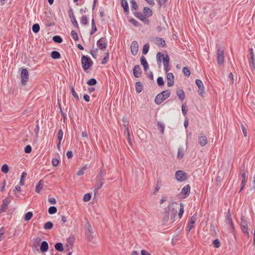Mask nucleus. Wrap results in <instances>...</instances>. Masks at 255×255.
<instances>
[{"mask_svg": "<svg viewBox=\"0 0 255 255\" xmlns=\"http://www.w3.org/2000/svg\"><path fill=\"white\" fill-rule=\"evenodd\" d=\"M166 77L167 86L170 87L173 86L174 78L173 74L172 73H167Z\"/></svg>", "mask_w": 255, "mask_h": 255, "instance_id": "14", "label": "nucleus"}, {"mask_svg": "<svg viewBox=\"0 0 255 255\" xmlns=\"http://www.w3.org/2000/svg\"><path fill=\"white\" fill-rule=\"evenodd\" d=\"M10 202L11 199L9 197H6L2 200V204L0 207V214L5 211Z\"/></svg>", "mask_w": 255, "mask_h": 255, "instance_id": "11", "label": "nucleus"}, {"mask_svg": "<svg viewBox=\"0 0 255 255\" xmlns=\"http://www.w3.org/2000/svg\"><path fill=\"white\" fill-rule=\"evenodd\" d=\"M170 214V206H168L164 209V216L162 219L163 224H165L169 220Z\"/></svg>", "mask_w": 255, "mask_h": 255, "instance_id": "18", "label": "nucleus"}, {"mask_svg": "<svg viewBox=\"0 0 255 255\" xmlns=\"http://www.w3.org/2000/svg\"><path fill=\"white\" fill-rule=\"evenodd\" d=\"M198 142L201 146H204L207 143V138L202 133L198 137Z\"/></svg>", "mask_w": 255, "mask_h": 255, "instance_id": "19", "label": "nucleus"}, {"mask_svg": "<svg viewBox=\"0 0 255 255\" xmlns=\"http://www.w3.org/2000/svg\"><path fill=\"white\" fill-rule=\"evenodd\" d=\"M130 2L131 4V10L137 9L138 8V5L135 0H130Z\"/></svg>", "mask_w": 255, "mask_h": 255, "instance_id": "45", "label": "nucleus"}, {"mask_svg": "<svg viewBox=\"0 0 255 255\" xmlns=\"http://www.w3.org/2000/svg\"><path fill=\"white\" fill-rule=\"evenodd\" d=\"M81 23L83 25H86L88 24V21L86 15H83L81 18Z\"/></svg>", "mask_w": 255, "mask_h": 255, "instance_id": "54", "label": "nucleus"}, {"mask_svg": "<svg viewBox=\"0 0 255 255\" xmlns=\"http://www.w3.org/2000/svg\"><path fill=\"white\" fill-rule=\"evenodd\" d=\"M163 57H165L164 55L160 52H158L156 54V60L157 62L159 65H160L161 62V58L163 59Z\"/></svg>", "mask_w": 255, "mask_h": 255, "instance_id": "34", "label": "nucleus"}, {"mask_svg": "<svg viewBox=\"0 0 255 255\" xmlns=\"http://www.w3.org/2000/svg\"><path fill=\"white\" fill-rule=\"evenodd\" d=\"M40 250L42 253H45L48 250V244L47 242L43 241L40 246Z\"/></svg>", "mask_w": 255, "mask_h": 255, "instance_id": "25", "label": "nucleus"}, {"mask_svg": "<svg viewBox=\"0 0 255 255\" xmlns=\"http://www.w3.org/2000/svg\"><path fill=\"white\" fill-rule=\"evenodd\" d=\"M25 153H30L32 151V147L30 145H27L24 149Z\"/></svg>", "mask_w": 255, "mask_h": 255, "instance_id": "62", "label": "nucleus"}, {"mask_svg": "<svg viewBox=\"0 0 255 255\" xmlns=\"http://www.w3.org/2000/svg\"><path fill=\"white\" fill-rule=\"evenodd\" d=\"M1 171L4 173H7L9 171L8 165L6 164H3L1 168Z\"/></svg>", "mask_w": 255, "mask_h": 255, "instance_id": "50", "label": "nucleus"}, {"mask_svg": "<svg viewBox=\"0 0 255 255\" xmlns=\"http://www.w3.org/2000/svg\"><path fill=\"white\" fill-rule=\"evenodd\" d=\"M190 186L189 184L185 185L181 190L180 194L182 195V198H185L189 196L190 191Z\"/></svg>", "mask_w": 255, "mask_h": 255, "instance_id": "12", "label": "nucleus"}, {"mask_svg": "<svg viewBox=\"0 0 255 255\" xmlns=\"http://www.w3.org/2000/svg\"><path fill=\"white\" fill-rule=\"evenodd\" d=\"M168 0H157L158 4L159 5V8L162 6L165 7L166 6V2Z\"/></svg>", "mask_w": 255, "mask_h": 255, "instance_id": "43", "label": "nucleus"}, {"mask_svg": "<svg viewBox=\"0 0 255 255\" xmlns=\"http://www.w3.org/2000/svg\"><path fill=\"white\" fill-rule=\"evenodd\" d=\"M140 63L143 67L144 70L146 71L148 69V64L146 58L143 56L140 57Z\"/></svg>", "mask_w": 255, "mask_h": 255, "instance_id": "22", "label": "nucleus"}, {"mask_svg": "<svg viewBox=\"0 0 255 255\" xmlns=\"http://www.w3.org/2000/svg\"><path fill=\"white\" fill-rule=\"evenodd\" d=\"M130 23L133 24L134 26L136 27H138L140 25V24L139 22L136 20L135 19L132 18L129 20Z\"/></svg>", "mask_w": 255, "mask_h": 255, "instance_id": "47", "label": "nucleus"}, {"mask_svg": "<svg viewBox=\"0 0 255 255\" xmlns=\"http://www.w3.org/2000/svg\"><path fill=\"white\" fill-rule=\"evenodd\" d=\"M224 49L222 47H218L217 51V63L221 66L224 62Z\"/></svg>", "mask_w": 255, "mask_h": 255, "instance_id": "5", "label": "nucleus"}, {"mask_svg": "<svg viewBox=\"0 0 255 255\" xmlns=\"http://www.w3.org/2000/svg\"><path fill=\"white\" fill-rule=\"evenodd\" d=\"M182 71L185 76L188 77H189L190 75V72L187 67H184L183 68Z\"/></svg>", "mask_w": 255, "mask_h": 255, "instance_id": "53", "label": "nucleus"}, {"mask_svg": "<svg viewBox=\"0 0 255 255\" xmlns=\"http://www.w3.org/2000/svg\"><path fill=\"white\" fill-rule=\"evenodd\" d=\"M183 213H184V205L183 203H180V210H179V212L178 213V216L180 219L182 217V216L183 214Z\"/></svg>", "mask_w": 255, "mask_h": 255, "instance_id": "46", "label": "nucleus"}, {"mask_svg": "<svg viewBox=\"0 0 255 255\" xmlns=\"http://www.w3.org/2000/svg\"><path fill=\"white\" fill-rule=\"evenodd\" d=\"M97 30V27L96 26L95 22L94 19L93 18L92 19V30L90 32V35H92L94 34Z\"/></svg>", "mask_w": 255, "mask_h": 255, "instance_id": "33", "label": "nucleus"}, {"mask_svg": "<svg viewBox=\"0 0 255 255\" xmlns=\"http://www.w3.org/2000/svg\"><path fill=\"white\" fill-rule=\"evenodd\" d=\"M51 56L54 59H58L60 58V53L57 51H53L51 53Z\"/></svg>", "mask_w": 255, "mask_h": 255, "instance_id": "30", "label": "nucleus"}, {"mask_svg": "<svg viewBox=\"0 0 255 255\" xmlns=\"http://www.w3.org/2000/svg\"><path fill=\"white\" fill-rule=\"evenodd\" d=\"M242 182L241 184V188L240 189L239 192H241V191L244 188L246 183V175L245 172H244L242 173Z\"/></svg>", "mask_w": 255, "mask_h": 255, "instance_id": "26", "label": "nucleus"}, {"mask_svg": "<svg viewBox=\"0 0 255 255\" xmlns=\"http://www.w3.org/2000/svg\"><path fill=\"white\" fill-rule=\"evenodd\" d=\"M98 50L97 48H96L95 49L91 50L90 52V53L92 55V57L96 59L97 56V53H98Z\"/></svg>", "mask_w": 255, "mask_h": 255, "instance_id": "56", "label": "nucleus"}, {"mask_svg": "<svg viewBox=\"0 0 255 255\" xmlns=\"http://www.w3.org/2000/svg\"><path fill=\"white\" fill-rule=\"evenodd\" d=\"M132 73L134 77L139 78L140 77L142 71L139 65H136L133 67Z\"/></svg>", "mask_w": 255, "mask_h": 255, "instance_id": "15", "label": "nucleus"}, {"mask_svg": "<svg viewBox=\"0 0 255 255\" xmlns=\"http://www.w3.org/2000/svg\"><path fill=\"white\" fill-rule=\"evenodd\" d=\"M70 19H71V21L73 25H74V26L77 29H79V26L78 22L76 19L75 17L71 18Z\"/></svg>", "mask_w": 255, "mask_h": 255, "instance_id": "58", "label": "nucleus"}, {"mask_svg": "<svg viewBox=\"0 0 255 255\" xmlns=\"http://www.w3.org/2000/svg\"><path fill=\"white\" fill-rule=\"evenodd\" d=\"M143 13L145 17H149L152 15L153 11L151 8L148 7H144L143 8Z\"/></svg>", "mask_w": 255, "mask_h": 255, "instance_id": "20", "label": "nucleus"}, {"mask_svg": "<svg viewBox=\"0 0 255 255\" xmlns=\"http://www.w3.org/2000/svg\"><path fill=\"white\" fill-rule=\"evenodd\" d=\"M169 57L168 54H166L165 57H163V66L164 70L167 74L168 72L170 70V67L169 66Z\"/></svg>", "mask_w": 255, "mask_h": 255, "instance_id": "10", "label": "nucleus"}, {"mask_svg": "<svg viewBox=\"0 0 255 255\" xmlns=\"http://www.w3.org/2000/svg\"><path fill=\"white\" fill-rule=\"evenodd\" d=\"M155 43L162 47H165L166 45V43L165 40L160 37H155Z\"/></svg>", "mask_w": 255, "mask_h": 255, "instance_id": "23", "label": "nucleus"}, {"mask_svg": "<svg viewBox=\"0 0 255 255\" xmlns=\"http://www.w3.org/2000/svg\"><path fill=\"white\" fill-rule=\"evenodd\" d=\"M96 184L94 186V193L96 194L104 184V175L103 170L101 169L96 176Z\"/></svg>", "mask_w": 255, "mask_h": 255, "instance_id": "1", "label": "nucleus"}, {"mask_svg": "<svg viewBox=\"0 0 255 255\" xmlns=\"http://www.w3.org/2000/svg\"><path fill=\"white\" fill-rule=\"evenodd\" d=\"M226 218H227V220H228V222L231 223V221H233L232 217H231V214L230 213V211L229 209L228 210V211L227 212V215H226Z\"/></svg>", "mask_w": 255, "mask_h": 255, "instance_id": "64", "label": "nucleus"}, {"mask_svg": "<svg viewBox=\"0 0 255 255\" xmlns=\"http://www.w3.org/2000/svg\"><path fill=\"white\" fill-rule=\"evenodd\" d=\"M241 227H245L248 226V222L247 220L245 219V217L243 216H242L241 217Z\"/></svg>", "mask_w": 255, "mask_h": 255, "instance_id": "49", "label": "nucleus"}, {"mask_svg": "<svg viewBox=\"0 0 255 255\" xmlns=\"http://www.w3.org/2000/svg\"><path fill=\"white\" fill-rule=\"evenodd\" d=\"M54 248L56 250L59 252H62L64 251L63 245L61 243H57L55 244Z\"/></svg>", "mask_w": 255, "mask_h": 255, "instance_id": "31", "label": "nucleus"}, {"mask_svg": "<svg viewBox=\"0 0 255 255\" xmlns=\"http://www.w3.org/2000/svg\"><path fill=\"white\" fill-rule=\"evenodd\" d=\"M249 62L250 63V66L252 69L253 70L255 69V59L254 57L250 58V59L249 60Z\"/></svg>", "mask_w": 255, "mask_h": 255, "instance_id": "61", "label": "nucleus"}, {"mask_svg": "<svg viewBox=\"0 0 255 255\" xmlns=\"http://www.w3.org/2000/svg\"><path fill=\"white\" fill-rule=\"evenodd\" d=\"M57 211V209L55 206H50L48 210V212L50 215H53L55 214Z\"/></svg>", "mask_w": 255, "mask_h": 255, "instance_id": "39", "label": "nucleus"}, {"mask_svg": "<svg viewBox=\"0 0 255 255\" xmlns=\"http://www.w3.org/2000/svg\"><path fill=\"white\" fill-rule=\"evenodd\" d=\"M97 45L102 50H105L107 47V40L105 37H101L97 42Z\"/></svg>", "mask_w": 255, "mask_h": 255, "instance_id": "8", "label": "nucleus"}, {"mask_svg": "<svg viewBox=\"0 0 255 255\" xmlns=\"http://www.w3.org/2000/svg\"><path fill=\"white\" fill-rule=\"evenodd\" d=\"M44 182L42 180L39 181L35 187V192L36 193H39L42 190L44 186Z\"/></svg>", "mask_w": 255, "mask_h": 255, "instance_id": "24", "label": "nucleus"}, {"mask_svg": "<svg viewBox=\"0 0 255 255\" xmlns=\"http://www.w3.org/2000/svg\"><path fill=\"white\" fill-rule=\"evenodd\" d=\"M63 132L62 129H60L57 133V138L58 139V140L60 141V142H61V140L63 138Z\"/></svg>", "mask_w": 255, "mask_h": 255, "instance_id": "51", "label": "nucleus"}, {"mask_svg": "<svg viewBox=\"0 0 255 255\" xmlns=\"http://www.w3.org/2000/svg\"><path fill=\"white\" fill-rule=\"evenodd\" d=\"M176 93L177 96L179 97V99L181 101H183L185 99V95L184 92L183 91V90L182 89L177 90L176 91Z\"/></svg>", "mask_w": 255, "mask_h": 255, "instance_id": "27", "label": "nucleus"}, {"mask_svg": "<svg viewBox=\"0 0 255 255\" xmlns=\"http://www.w3.org/2000/svg\"><path fill=\"white\" fill-rule=\"evenodd\" d=\"M157 84L159 86H162L164 84L163 78L162 77H158L157 79Z\"/></svg>", "mask_w": 255, "mask_h": 255, "instance_id": "48", "label": "nucleus"}, {"mask_svg": "<svg viewBox=\"0 0 255 255\" xmlns=\"http://www.w3.org/2000/svg\"><path fill=\"white\" fill-rule=\"evenodd\" d=\"M70 89L71 91V93H72V95L73 96V97L76 100H79V96H78V94L76 93V92H75L73 87L72 85H70Z\"/></svg>", "mask_w": 255, "mask_h": 255, "instance_id": "37", "label": "nucleus"}, {"mask_svg": "<svg viewBox=\"0 0 255 255\" xmlns=\"http://www.w3.org/2000/svg\"><path fill=\"white\" fill-rule=\"evenodd\" d=\"M149 45L148 43H146L143 45V49H142V54L144 55L146 54L149 50Z\"/></svg>", "mask_w": 255, "mask_h": 255, "instance_id": "44", "label": "nucleus"}, {"mask_svg": "<svg viewBox=\"0 0 255 255\" xmlns=\"http://www.w3.org/2000/svg\"><path fill=\"white\" fill-rule=\"evenodd\" d=\"M134 15L142 21L144 23L148 25L149 24V20L145 17L143 13L142 14L141 12L135 11L133 12Z\"/></svg>", "mask_w": 255, "mask_h": 255, "instance_id": "9", "label": "nucleus"}, {"mask_svg": "<svg viewBox=\"0 0 255 255\" xmlns=\"http://www.w3.org/2000/svg\"><path fill=\"white\" fill-rule=\"evenodd\" d=\"M81 64L83 70L86 71L92 66L93 62L89 56L82 55L81 57Z\"/></svg>", "mask_w": 255, "mask_h": 255, "instance_id": "3", "label": "nucleus"}, {"mask_svg": "<svg viewBox=\"0 0 255 255\" xmlns=\"http://www.w3.org/2000/svg\"><path fill=\"white\" fill-rule=\"evenodd\" d=\"M143 89V85L141 82L138 81L135 83V89L137 93L141 92Z\"/></svg>", "mask_w": 255, "mask_h": 255, "instance_id": "28", "label": "nucleus"}, {"mask_svg": "<svg viewBox=\"0 0 255 255\" xmlns=\"http://www.w3.org/2000/svg\"><path fill=\"white\" fill-rule=\"evenodd\" d=\"M121 5L123 7L125 13L126 14L128 13L129 7L127 0H121Z\"/></svg>", "mask_w": 255, "mask_h": 255, "instance_id": "21", "label": "nucleus"}, {"mask_svg": "<svg viewBox=\"0 0 255 255\" xmlns=\"http://www.w3.org/2000/svg\"><path fill=\"white\" fill-rule=\"evenodd\" d=\"M195 82L199 88V90L198 91V94L203 96V94H205L204 86L203 82L199 79H196Z\"/></svg>", "mask_w": 255, "mask_h": 255, "instance_id": "13", "label": "nucleus"}, {"mask_svg": "<svg viewBox=\"0 0 255 255\" xmlns=\"http://www.w3.org/2000/svg\"><path fill=\"white\" fill-rule=\"evenodd\" d=\"M27 175V173L26 172H23L21 175L20 179L19 181V184L21 186H23L24 185V180L26 178Z\"/></svg>", "mask_w": 255, "mask_h": 255, "instance_id": "32", "label": "nucleus"}, {"mask_svg": "<svg viewBox=\"0 0 255 255\" xmlns=\"http://www.w3.org/2000/svg\"><path fill=\"white\" fill-rule=\"evenodd\" d=\"M97 83V81L95 78H91L87 82V84L90 86L96 85Z\"/></svg>", "mask_w": 255, "mask_h": 255, "instance_id": "41", "label": "nucleus"}, {"mask_svg": "<svg viewBox=\"0 0 255 255\" xmlns=\"http://www.w3.org/2000/svg\"><path fill=\"white\" fill-rule=\"evenodd\" d=\"M130 50L132 55H135L137 54L138 50V45L137 41H133L131 42Z\"/></svg>", "mask_w": 255, "mask_h": 255, "instance_id": "16", "label": "nucleus"}, {"mask_svg": "<svg viewBox=\"0 0 255 255\" xmlns=\"http://www.w3.org/2000/svg\"><path fill=\"white\" fill-rule=\"evenodd\" d=\"M213 245H214V247L216 248H219L220 246V242L219 239H217L213 241Z\"/></svg>", "mask_w": 255, "mask_h": 255, "instance_id": "59", "label": "nucleus"}, {"mask_svg": "<svg viewBox=\"0 0 255 255\" xmlns=\"http://www.w3.org/2000/svg\"><path fill=\"white\" fill-rule=\"evenodd\" d=\"M32 217H33L32 212H28L25 214L24 217V220L25 221H29L32 218Z\"/></svg>", "mask_w": 255, "mask_h": 255, "instance_id": "38", "label": "nucleus"}, {"mask_svg": "<svg viewBox=\"0 0 255 255\" xmlns=\"http://www.w3.org/2000/svg\"><path fill=\"white\" fill-rule=\"evenodd\" d=\"M71 35L75 41H78L79 40L78 34L75 30H72Z\"/></svg>", "mask_w": 255, "mask_h": 255, "instance_id": "55", "label": "nucleus"}, {"mask_svg": "<svg viewBox=\"0 0 255 255\" xmlns=\"http://www.w3.org/2000/svg\"><path fill=\"white\" fill-rule=\"evenodd\" d=\"M171 94L170 90H167L162 91L156 96L154 102L157 105L160 104L162 102L169 97Z\"/></svg>", "mask_w": 255, "mask_h": 255, "instance_id": "2", "label": "nucleus"}, {"mask_svg": "<svg viewBox=\"0 0 255 255\" xmlns=\"http://www.w3.org/2000/svg\"><path fill=\"white\" fill-rule=\"evenodd\" d=\"M176 180L180 182H183L187 179V174L182 170L177 171L175 173Z\"/></svg>", "mask_w": 255, "mask_h": 255, "instance_id": "6", "label": "nucleus"}, {"mask_svg": "<svg viewBox=\"0 0 255 255\" xmlns=\"http://www.w3.org/2000/svg\"><path fill=\"white\" fill-rule=\"evenodd\" d=\"M184 155V150L182 148H179L178 149V153H177V157L179 159H181L183 158V156Z\"/></svg>", "mask_w": 255, "mask_h": 255, "instance_id": "40", "label": "nucleus"}, {"mask_svg": "<svg viewBox=\"0 0 255 255\" xmlns=\"http://www.w3.org/2000/svg\"><path fill=\"white\" fill-rule=\"evenodd\" d=\"M53 223L50 221H48L44 225V228L46 230H50L53 228Z\"/></svg>", "mask_w": 255, "mask_h": 255, "instance_id": "42", "label": "nucleus"}, {"mask_svg": "<svg viewBox=\"0 0 255 255\" xmlns=\"http://www.w3.org/2000/svg\"><path fill=\"white\" fill-rule=\"evenodd\" d=\"M241 227L242 231L246 234L248 238H249V232L248 226H246V227Z\"/></svg>", "mask_w": 255, "mask_h": 255, "instance_id": "60", "label": "nucleus"}, {"mask_svg": "<svg viewBox=\"0 0 255 255\" xmlns=\"http://www.w3.org/2000/svg\"><path fill=\"white\" fill-rule=\"evenodd\" d=\"M54 42L57 43H61L63 41V39L60 36L55 35L52 37Z\"/></svg>", "mask_w": 255, "mask_h": 255, "instance_id": "35", "label": "nucleus"}, {"mask_svg": "<svg viewBox=\"0 0 255 255\" xmlns=\"http://www.w3.org/2000/svg\"><path fill=\"white\" fill-rule=\"evenodd\" d=\"M196 221V214H195L194 215L192 216L190 220V221L189 222L188 225L187 226V231L188 232H189L190 230L194 228V224L195 223Z\"/></svg>", "mask_w": 255, "mask_h": 255, "instance_id": "17", "label": "nucleus"}, {"mask_svg": "<svg viewBox=\"0 0 255 255\" xmlns=\"http://www.w3.org/2000/svg\"><path fill=\"white\" fill-rule=\"evenodd\" d=\"M157 125L159 128H160V133L161 134H163L164 133L165 127L163 124H162L160 122H158Z\"/></svg>", "mask_w": 255, "mask_h": 255, "instance_id": "52", "label": "nucleus"}, {"mask_svg": "<svg viewBox=\"0 0 255 255\" xmlns=\"http://www.w3.org/2000/svg\"><path fill=\"white\" fill-rule=\"evenodd\" d=\"M59 162L60 161L58 159L54 158L52 160V164L53 166L56 167L59 164Z\"/></svg>", "mask_w": 255, "mask_h": 255, "instance_id": "63", "label": "nucleus"}, {"mask_svg": "<svg viewBox=\"0 0 255 255\" xmlns=\"http://www.w3.org/2000/svg\"><path fill=\"white\" fill-rule=\"evenodd\" d=\"M32 31L34 33H37L40 30V26L38 23H35L32 27Z\"/></svg>", "mask_w": 255, "mask_h": 255, "instance_id": "36", "label": "nucleus"}, {"mask_svg": "<svg viewBox=\"0 0 255 255\" xmlns=\"http://www.w3.org/2000/svg\"><path fill=\"white\" fill-rule=\"evenodd\" d=\"M91 198V195L90 193H86L84 195L83 200L84 202H88Z\"/></svg>", "mask_w": 255, "mask_h": 255, "instance_id": "57", "label": "nucleus"}, {"mask_svg": "<svg viewBox=\"0 0 255 255\" xmlns=\"http://www.w3.org/2000/svg\"><path fill=\"white\" fill-rule=\"evenodd\" d=\"M6 231L4 227H2L0 229V242L3 240L6 237Z\"/></svg>", "mask_w": 255, "mask_h": 255, "instance_id": "29", "label": "nucleus"}, {"mask_svg": "<svg viewBox=\"0 0 255 255\" xmlns=\"http://www.w3.org/2000/svg\"><path fill=\"white\" fill-rule=\"evenodd\" d=\"M29 74L27 70L25 68L22 69L20 74L21 82L22 85H25L28 82Z\"/></svg>", "mask_w": 255, "mask_h": 255, "instance_id": "7", "label": "nucleus"}, {"mask_svg": "<svg viewBox=\"0 0 255 255\" xmlns=\"http://www.w3.org/2000/svg\"><path fill=\"white\" fill-rule=\"evenodd\" d=\"M85 228L86 239L88 242H91L93 239V232L92 226L88 221L85 224Z\"/></svg>", "mask_w": 255, "mask_h": 255, "instance_id": "4", "label": "nucleus"}]
</instances>
